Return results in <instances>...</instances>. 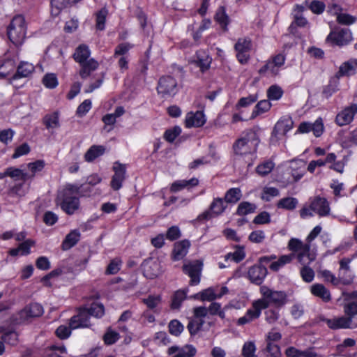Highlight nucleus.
<instances>
[{"mask_svg":"<svg viewBox=\"0 0 357 357\" xmlns=\"http://www.w3.org/2000/svg\"><path fill=\"white\" fill-rule=\"evenodd\" d=\"M202 266V263L199 261L184 264L183 269L184 273L190 278L191 285H197L199 283Z\"/></svg>","mask_w":357,"mask_h":357,"instance_id":"f3484780","label":"nucleus"},{"mask_svg":"<svg viewBox=\"0 0 357 357\" xmlns=\"http://www.w3.org/2000/svg\"><path fill=\"white\" fill-rule=\"evenodd\" d=\"M144 275L146 278L153 279L162 273L160 262L158 259L149 258L142 264Z\"/></svg>","mask_w":357,"mask_h":357,"instance_id":"2eb2a0df","label":"nucleus"},{"mask_svg":"<svg viewBox=\"0 0 357 357\" xmlns=\"http://www.w3.org/2000/svg\"><path fill=\"white\" fill-rule=\"evenodd\" d=\"M199 181L196 178H192L190 180H178L174 181L171 187L170 190L172 192H178L188 186L193 187L198 185Z\"/></svg>","mask_w":357,"mask_h":357,"instance_id":"72a5a7b5","label":"nucleus"},{"mask_svg":"<svg viewBox=\"0 0 357 357\" xmlns=\"http://www.w3.org/2000/svg\"><path fill=\"white\" fill-rule=\"evenodd\" d=\"M352 40V34L347 28L336 29L331 31L326 39V43L331 45L344 46Z\"/></svg>","mask_w":357,"mask_h":357,"instance_id":"6e6552de","label":"nucleus"},{"mask_svg":"<svg viewBox=\"0 0 357 357\" xmlns=\"http://www.w3.org/2000/svg\"><path fill=\"white\" fill-rule=\"evenodd\" d=\"M105 148L101 145H93L91 146L84 155V159L86 162H92L97 158L104 154Z\"/></svg>","mask_w":357,"mask_h":357,"instance_id":"f704fd0d","label":"nucleus"},{"mask_svg":"<svg viewBox=\"0 0 357 357\" xmlns=\"http://www.w3.org/2000/svg\"><path fill=\"white\" fill-rule=\"evenodd\" d=\"M259 144V138L257 133L253 130L243 132L233 145L235 155L244 157L246 162L250 165L255 158L257 146Z\"/></svg>","mask_w":357,"mask_h":357,"instance_id":"f257e3e1","label":"nucleus"},{"mask_svg":"<svg viewBox=\"0 0 357 357\" xmlns=\"http://www.w3.org/2000/svg\"><path fill=\"white\" fill-rule=\"evenodd\" d=\"M293 127V121L289 117L279 120L275 124L271 137V142L276 143L283 139L286 133Z\"/></svg>","mask_w":357,"mask_h":357,"instance_id":"9b49d317","label":"nucleus"},{"mask_svg":"<svg viewBox=\"0 0 357 357\" xmlns=\"http://www.w3.org/2000/svg\"><path fill=\"white\" fill-rule=\"evenodd\" d=\"M216 21L220 23V25L226 28L229 23L228 16L226 15L225 8L223 7H220L215 17Z\"/></svg>","mask_w":357,"mask_h":357,"instance_id":"e2e57ef3","label":"nucleus"},{"mask_svg":"<svg viewBox=\"0 0 357 357\" xmlns=\"http://www.w3.org/2000/svg\"><path fill=\"white\" fill-rule=\"evenodd\" d=\"M255 351L256 347L254 342L249 341L244 343L242 348L243 357H257Z\"/></svg>","mask_w":357,"mask_h":357,"instance_id":"8fccbe9b","label":"nucleus"},{"mask_svg":"<svg viewBox=\"0 0 357 357\" xmlns=\"http://www.w3.org/2000/svg\"><path fill=\"white\" fill-rule=\"evenodd\" d=\"M43 313V307L38 303H32L24 307L20 312L21 321H25L29 318L37 317Z\"/></svg>","mask_w":357,"mask_h":357,"instance_id":"a878e982","label":"nucleus"},{"mask_svg":"<svg viewBox=\"0 0 357 357\" xmlns=\"http://www.w3.org/2000/svg\"><path fill=\"white\" fill-rule=\"evenodd\" d=\"M26 24L22 15L15 16L7 28L9 40L16 46L22 45L26 38Z\"/></svg>","mask_w":357,"mask_h":357,"instance_id":"423d86ee","label":"nucleus"},{"mask_svg":"<svg viewBox=\"0 0 357 357\" xmlns=\"http://www.w3.org/2000/svg\"><path fill=\"white\" fill-rule=\"evenodd\" d=\"M283 94L282 88L278 85L271 86L267 91V96L270 100H278Z\"/></svg>","mask_w":357,"mask_h":357,"instance_id":"5fc2aeb1","label":"nucleus"},{"mask_svg":"<svg viewBox=\"0 0 357 357\" xmlns=\"http://www.w3.org/2000/svg\"><path fill=\"white\" fill-rule=\"evenodd\" d=\"M47 128H56L59 126V120L57 113H48L43 119Z\"/></svg>","mask_w":357,"mask_h":357,"instance_id":"a18cd8bd","label":"nucleus"},{"mask_svg":"<svg viewBox=\"0 0 357 357\" xmlns=\"http://www.w3.org/2000/svg\"><path fill=\"white\" fill-rule=\"evenodd\" d=\"M288 173L292 176L288 183L299 181L305 174V163L303 160H292L288 167Z\"/></svg>","mask_w":357,"mask_h":357,"instance_id":"412c9836","label":"nucleus"},{"mask_svg":"<svg viewBox=\"0 0 357 357\" xmlns=\"http://www.w3.org/2000/svg\"><path fill=\"white\" fill-rule=\"evenodd\" d=\"M242 197L241 191L238 188L229 189L225 194V200L227 203L235 204Z\"/></svg>","mask_w":357,"mask_h":357,"instance_id":"a19ab883","label":"nucleus"},{"mask_svg":"<svg viewBox=\"0 0 357 357\" xmlns=\"http://www.w3.org/2000/svg\"><path fill=\"white\" fill-rule=\"evenodd\" d=\"M204 324L203 321L194 318L189 321L187 327L190 334H195L204 327Z\"/></svg>","mask_w":357,"mask_h":357,"instance_id":"69168bd1","label":"nucleus"},{"mask_svg":"<svg viewBox=\"0 0 357 357\" xmlns=\"http://www.w3.org/2000/svg\"><path fill=\"white\" fill-rule=\"evenodd\" d=\"M193 312L195 317L194 318L201 321H203V323L205 322L206 319L209 318L208 309L205 307H197L194 308Z\"/></svg>","mask_w":357,"mask_h":357,"instance_id":"052dcab7","label":"nucleus"},{"mask_svg":"<svg viewBox=\"0 0 357 357\" xmlns=\"http://www.w3.org/2000/svg\"><path fill=\"white\" fill-rule=\"evenodd\" d=\"M206 121L204 113H188L185 117V126L187 128L201 127Z\"/></svg>","mask_w":357,"mask_h":357,"instance_id":"bb28decb","label":"nucleus"},{"mask_svg":"<svg viewBox=\"0 0 357 357\" xmlns=\"http://www.w3.org/2000/svg\"><path fill=\"white\" fill-rule=\"evenodd\" d=\"M190 243L188 241H182L174 245L172 258L175 261L182 259L188 253Z\"/></svg>","mask_w":357,"mask_h":357,"instance_id":"c85d7f7f","label":"nucleus"},{"mask_svg":"<svg viewBox=\"0 0 357 357\" xmlns=\"http://www.w3.org/2000/svg\"><path fill=\"white\" fill-rule=\"evenodd\" d=\"M323 321L326 324L328 328L333 330L354 328L357 327V321L353 323L351 317L345 316L333 317L332 319L324 318Z\"/></svg>","mask_w":357,"mask_h":357,"instance_id":"4468645a","label":"nucleus"},{"mask_svg":"<svg viewBox=\"0 0 357 357\" xmlns=\"http://www.w3.org/2000/svg\"><path fill=\"white\" fill-rule=\"evenodd\" d=\"M317 214L320 217L327 216L330 214V206L326 199L315 197L310 199L309 202L300 210V216L306 219Z\"/></svg>","mask_w":357,"mask_h":357,"instance_id":"39448f33","label":"nucleus"},{"mask_svg":"<svg viewBox=\"0 0 357 357\" xmlns=\"http://www.w3.org/2000/svg\"><path fill=\"white\" fill-rule=\"evenodd\" d=\"M310 245L307 244V243H303L301 240L296 238H291L288 243L289 250L298 253L301 252L304 250L305 251L310 250Z\"/></svg>","mask_w":357,"mask_h":357,"instance_id":"4c0bfd02","label":"nucleus"},{"mask_svg":"<svg viewBox=\"0 0 357 357\" xmlns=\"http://www.w3.org/2000/svg\"><path fill=\"white\" fill-rule=\"evenodd\" d=\"M310 292L314 296L319 297L324 302L331 299L330 291L322 284H314L310 287Z\"/></svg>","mask_w":357,"mask_h":357,"instance_id":"7c9ffc66","label":"nucleus"},{"mask_svg":"<svg viewBox=\"0 0 357 357\" xmlns=\"http://www.w3.org/2000/svg\"><path fill=\"white\" fill-rule=\"evenodd\" d=\"M342 299L344 300L343 309L344 312L348 317L351 319L357 315V292L352 294H343Z\"/></svg>","mask_w":357,"mask_h":357,"instance_id":"a211bd4d","label":"nucleus"},{"mask_svg":"<svg viewBox=\"0 0 357 357\" xmlns=\"http://www.w3.org/2000/svg\"><path fill=\"white\" fill-rule=\"evenodd\" d=\"M194 297L202 301H212L218 298L216 290L213 287L207 288L199 292Z\"/></svg>","mask_w":357,"mask_h":357,"instance_id":"58836bf2","label":"nucleus"},{"mask_svg":"<svg viewBox=\"0 0 357 357\" xmlns=\"http://www.w3.org/2000/svg\"><path fill=\"white\" fill-rule=\"evenodd\" d=\"M274 163L271 161H265L257 167V172L261 176L269 174L274 168Z\"/></svg>","mask_w":357,"mask_h":357,"instance_id":"603ef678","label":"nucleus"},{"mask_svg":"<svg viewBox=\"0 0 357 357\" xmlns=\"http://www.w3.org/2000/svg\"><path fill=\"white\" fill-rule=\"evenodd\" d=\"M119 334L117 332L108 329L103 338L105 344H112L119 339Z\"/></svg>","mask_w":357,"mask_h":357,"instance_id":"338daca9","label":"nucleus"},{"mask_svg":"<svg viewBox=\"0 0 357 357\" xmlns=\"http://www.w3.org/2000/svg\"><path fill=\"white\" fill-rule=\"evenodd\" d=\"M351 262V259L350 258H343L340 261V268L337 276L339 283L349 284L353 282L354 273L350 267Z\"/></svg>","mask_w":357,"mask_h":357,"instance_id":"f8f14e48","label":"nucleus"},{"mask_svg":"<svg viewBox=\"0 0 357 357\" xmlns=\"http://www.w3.org/2000/svg\"><path fill=\"white\" fill-rule=\"evenodd\" d=\"M211 58L208 54L204 50L197 52L195 59L192 61V63L199 67L202 73L209 69L211 63Z\"/></svg>","mask_w":357,"mask_h":357,"instance_id":"393cba45","label":"nucleus"},{"mask_svg":"<svg viewBox=\"0 0 357 357\" xmlns=\"http://www.w3.org/2000/svg\"><path fill=\"white\" fill-rule=\"evenodd\" d=\"M114 175L112 177L110 185L114 190H119L126 179V167L124 165L116 162L113 165Z\"/></svg>","mask_w":357,"mask_h":357,"instance_id":"dca6fc26","label":"nucleus"},{"mask_svg":"<svg viewBox=\"0 0 357 357\" xmlns=\"http://www.w3.org/2000/svg\"><path fill=\"white\" fill-rule=\"evenodd\" d=\"M279 195V191L277 188L273 187H266L263 190L261 199L265 201H269L273 197H277Z\"/></svg>","mask_w":357,"mask_h":357,"instance_id":"680f3d73","label":"nucleus"},{"mask_svg":"<svg viewBox=\"0 0 357 357\" xmlns=\"http://www.w3.org/2000/svg\"><path fill=\"white\" fill-rule=\"evenodd\" d=\"M245 257V252L243 247H237L233 252H229L225 256V262L234 261L238 263Z\"/></svg>","mask_w":357,"mask_h":357,"instance_id":"e433bc0d","label":"nucleus"},{"mask_svg":"<svg viewBox=\"0 0 357 357\" xmlns=\"http://www.w3.org/2000/svg\"><path fill=\"white\" fill-rule=\"evenodd\" d=\"M226 202L222 198H215L211 204L209 211L203 213L199 218L201 219H211L214 215L222 214L226 208Z\"/></svg>","mask_w":357,"mask_h":357,"instance_id":"6ab92c4d","label":"nucleus"},{"mask_svg":"<svg viewBox=\"0 0 357 357\" xmlns=\"http://www.w3.org/2000/svg\"><path fill=\"white\" fill-rule=\"evenodd\" d=\"M157 90L162 96H174L177 93V82L171 76L162 77L159 79Z\"/></svg>","mask_w":357,"mask_h":357,"instance_id":"ddd939ff","label":"nucleus"},{"mask_svg":"<svg viewBox=\"0 0 357 357\" xmlns=\"http://www.w3.org/2000/svg\"><path fill=\"white\" fill-rule=\"evenodd\" d=\"M43 84L49 89H54L58 85L56 75L53 73L46 74L43 78Z\"/></svg>","mask_w":357,"mask_h":357,"instance_id":"bf43d9fd","label":"nucleus"},{"mask_svg":"<svg viewBox=\"0 0 357 357\" xmlns=\"http://www.w3.org/2000/svg\"><path fill=\"white\" fill-rule=\"evenodd\" d=\"M66 353V349L63 346L52 345L47 349L46 357H62L61 355Z\"/></svg>","mask_w":357,"mask_h":357,"instance_id":"13d9d810","label":"nucleus"},{"mask_svg":"<svg viewBox=\"0 0 357 357\" xmlns=\"http://www.w3.org/2000/svg\"><path fill=\"white\" fill-rule=\"evenodd\" d=\"M294 257V254L282 255L278 260L271 262L269 268L273 271H278L286 264H289L293 260Z\"/></svg>","mask_w":357,"mask_h":357,"instance_id":"c9c22d12","label":"nucleus"},{"mask_svg":"<svg viewBox=\"0 0 357 357\" xmlns=\"http://www.w3.org/2000/svg\"><path fill=\"white\" fill-rule=\"evenodd\" d=\"M186 294L183 291H177L172 298L171 307L172 309H178L182 302L185 299Z\"/></svg>","mask_w":357,"mask_h":357,"instance_id":"4d7b16f0","label":"nucleus"},{"mask_svg":"<svg viewBox=\"0 0 357 357\" xmlns=\"http://www.w3.org/2000/svg\"><path fill=\"white\" fill-rule=\"evenodd\" d=\"M298 203L297 199L294 197H286L280 199L277 206L279 208L293 210L296 207Z\"/></svg>","mask_w":357,"mask_h":357,"instance_id":"c03bdc74","label":"nucleus"},{"mask_svg":"<svg viewBox=\"0 0 357 357\" xmlns=\"http://www.w3.org/2000/svg\"><path fill=\"white\" fill-rule=\"evenodd\" d=\"M27 168L30 172L29 178H33L36 174L40 172L45 166V162L43 160H38L33 162L27 164Z\"/></svg>","mask_w":357,"mask_h":357,"instance_id":"ea45409f","label":"nucleus"},{"mask_svg":"<svg viewBox=\"0 0 357 357\" xmlns=\"http://www.w3.org/2000/svg\"><path fill=\"white\" fill-rule=\"evenodd\" d=\"M6 176H10L15 181L20 180L25 181L26 179H29L28 173L24 172L22 169L15 167L7 168L3 173H0V178H2Z\"/></svg>","mask_w":357,"mask_h":357,"instance_id":"cd10ccee","label":"nucleus"},{"mask_svg":"<svg viewBox=\"0 0 357 357\" xmlns=\"http://www.w3.org/2000/svg\"><path fill=\"white\" fill-rule=\"evenodd\" d=\"M267 269L261 265H255L248 270V275L250 280L255 284H261L267 275Z\"/></svg>","mask_w":357,"mask_h":357,"instance_id":"aec40b11","label":"nucleus"},{"mask_svg":"<svg viewBox=\"0 0 357 357\" xmlns=\"http://www.w3.org/2000/svg\"><path fill=\"white\" fill-rule=\"evenodd\" d=\"M142 302L151 310H156L162 302L160 295H149L142 299Z\"/></svg>","mask_w":357,"mask_h":357,"instance_id":"79ce46f5","label":"nucleus"},{"mask_svg":"<svg viewBox=\"0 0 357 357\" xmlns=\"http://www.w3.org/2000/svg\"><path fill=\"white\" fill-rule=\"evenodd\" d=\"M326 6L323 1L314 0L309 5L311 11L317 15L321 14L325 10Z\"/></svg>","mask_w":357,"mask_h":357,"instance_id":"0e129e2a","label":"nucleus"},{"mask_svg":"<svg viewBox=\"0 0 357 357\" xmlns=\"http://www.w3.org/2000/svg\"><path fill=\"white\" fill-rule=\"evenodd\" d=\"M34 71L33 64L22 61L17 68V71L13 76V79H17L22 77H27Z\"/></svg>","mask_w":357,"mask_h":357,"instance_id":"c756f323","label":"nucleus"},{"mask_svg":"<svg viewBox=\"0 0 357 357\" xmlns=\"http://www.w3.org/2000/svg\"><path fill=\"white\" fill-rule=\"evenodd\" d=\"M256 209L255 204L249 202H242L239 204L237 213L238 215H245L253 213Z\"/></svg>","mask_w":357,"mask_h":357,"instance_id":"6e6d98bb","label":"nucleus"},{"mask_svg":"<svg viewBox=\"0 0 357 357\" xmlns=\"http://www.w3.org/2000/svg\"><path fill=\"white\" fill-rule=\"evenodd\" d=\"M80 238V232L77 229L72 230L63 240L61 247L63 250L70 249L75 245Z\"/></svg>","mask_w":357,"mask_h":357,"instance_id":"473e14b6","label":"nucleus"},{"mask_svg":"<svg viewBox=\"0 0 357 357\" xmlns=\"http://www.w3.org/2000/svg\"><path fill=\"white\" fill-rule=\"evenodd\" d=\"M238 61L245 64L250 59V51L252 49V41L249 38H239L234 45Z\"/></svg>","mask_w":357,"mask_h":357,"instance_id":"9d476101","label":"nucleus"},{"mask_svg":"<svg viewBox=\"0 0 357 357\" xmlns=\"http://www.w3.org/2000/svg\"><path fill=\"white\" fill-rule=\"evenodd\" d=\"M307 354V349L301 351L294 347H290L285 351V354L287 357H305Z\"/></svg>","mask_w":357,"mask_h":357,"instance_id":"774afa93","label":"nucleus"},{"mask_svg":"<svg viewBox=\"0 0 357 357\" xmlns=\"http://www.w3.org/2000/svg\"><path fill=\"white\" fill-rule=\"evenodd\" d=\"M35 245V241L31 239H27L20 243L17 248L11 249L9 254L11 256L27 255L30 253L31 248Z\"/></svg>","mask_w":357,"mask_h":357,"instance_id":"2f4dec72","label":"nucleus"},{"mask_svg":"<svg viewBox=\"0 0 357 357\" xmlns=\"http://www.w3.org/2000/svg\"><path fill=\"white\" fill-rule=\"evenodd\" d=\"M167 354L172 357H193L196 354V349L188 344L182 347L172 346L168 349Z\"/></svg>","mask_w":357,"mask_h":357,"instance_id":"4be33fe9","label":"nucleus"},{"mask_svg":"<svg viewBox=\"0 0 357 357\" xmlns=\"http://www.w3.org/2000/svg\"><path fill=\"white\" fill-rule=\"evenodd\" d=\"M297 258L303 266H307V265L315 259V255L310 252V250H307V251L304 250L301 252L298 253Z\"/></svg>","mask_w":357,"mask_h":357,"instance_id":"37998d69","label":"nucleus"},{"mask_svg":"<svg viewBox=\"0 0 357 357\" xmlns=\"http://www.w3.org/2000/svg\"><path fill=\"white\" fill-rule=\"evenodd\" d=\"M324 124L321 119H317L314 123L304 122L300 124L298 131L306 133L312 131L317 137H320L324 132Z\"/></svg>","mask_w":357,"mask_h":357,"instance_id":"b1692460","label":"nucleus"},{"mask_svg":"<svg viewBox=\"0 0 357 357\" xmlns=\"http://www.w3.org/2000/svg\"><path fill=\"white\" fill-rule=\"evenodd\" d=\"M354 119V113H337L335 122L340 126L349 124Z\"/></svg>","mask_w":357,"mask_h":357,"instance_id":"09e8293b","label":"nucleus"},{"mask_svg":"<svg viewBox=\"0 0 357 357\" xmlns=\"http://www.w3.org/2000/svg\"><path fill=\"white\" fill-rule=\"evenodd\" d=\"M357 73V59H351L341 64L335 75L336 79L351 76Z\"/></svg>","mask_w":357,"mask_h":357,"instance_id":"5701e85b","label":"nucleus"},{"mask_svg":"<svg viewBox=\"0 0 357 357\" xmlns=\"http://www.w3.org/2000/svg\"><path fill=\"white\" fill-rule=\"evenodd\" d=\"M79 188L77 185L68 184L58 192L56 199V204L67 214L73 215L79 208V200L77 197Z\"/></svg>","mask_w":357,"mask_h":357,"instance_id":"f03ea898","label":"nucleus"},{"mask_svg":"<svg viewBox=\"0 0 357 357\" xmlns=\"http://www.w3.org/2000/svg\"><path fill=\"white\" fill-rule=\"evenodd\" d=\"M107 13V10L106 8H102L98 13H97L96 24L97 29L100 31L105 29V24Z\"/></svg>","mask_w":357,"mask_h":357,"instance_id":"3c124183","label":"nucleus"},{"mask_svg":"<svg viewBox=\"0 0 357 357\" xmlns=\"http://www.w3.org/2000/svg\"><path fill=\"white\" fill-rule=\"evenodd\" d=\"M259 290L262 297L259 300L265 301L267 303V307L270 303L280 307L287 303V294L283 291H275L266 285L261 286Z\"/></svg>","mask_w":357,"mask_h":357,"instance_id":"0eeeda50","label":"nucleus"},{"mask_svg":"<svg viewBox=\"0 0 357 357\" xmlns=\"http://www.w3.org/2000/svg\"><path fill=\"white\" fill-rule=\"evenodd\" d=\"M90 56L91 51L84 44L79 45L73 55L74 60L80 65L79 75L82 79L88 78L99 66L98 62Z\"/></svg>","mask_w":357,"mask_h":357,"instance_id":"7ed1b4c3","label":"nucleus"},{"mask_svg":"<svg viewBox=\"0 0 357 357\" xmlns=\"http://www.w3.org/2000/svg\"><path fill=\"white\" fill-rule=\"evenodd\" d=\"M181 133V128L178 126H174L167 129L164 133V138L168 142H173Z\"/></svg>","mask_w":357,"mask_h":357,"instance_id":"de8ad7c7","label":"nucleus"},{"mask_svg":"<svg viewBox=\"0 0 357 357\" xmlns=\"http://www.w3.org/2000/svg\"><path fill=\"white\" fill-rule=\"evenodd\" d=\"M267 308V303L264 300H256L252 302V308L248 310L245 314L240 317L237 324L238 325H244L251 322L252 321L259 318L261 315L262 310Z\"/></svg>","mask_w":357,"mask_h":357,"instance_id":"1a4fd4ad","label":"nucleus"},{"mask_svg":"<svg viewBox=\"0 0 357 357\" xmlns=\"http://www.w3.org/2000/svg\"><path fill=\"white\" fill-rule=\"evenodd\" d=\"M105 314V308L100 303H93L90 307L80 308L77 315L70 319L72 328H86L90 326L89 317L100 318Z\"/></svg>","mask_w":357,"mask_h":357,"instance_id":"20e7f679","label":"nucleus"},{"mask_svg":"<svg viewBox=\"0 0 357 357\" xmlns=\"http://www.w3.org/2000/svg\"><path fill=\"white\" fill-rule=\"evenodd\" d=\"M280 68L279 66H275V63L270 60L259 69V73L262 74L268 72L271 76H276L279 74Z\"/></svg>","mask_w":357,"mask_h":357,"instance_id":"49530a36","label":"nucleus"},{"mask_svg":"<svg viewBox=\"0 0 357 357\" xmlns=\"http://www.w3.org/2000/svg\"><path fill=\"white\" fill-rule=\"evenodd\" d=\"M168 327L169 333L174 336H178L184 328L183 324L176 319L172 320Z\"/></svg>","mask_w":357,"mask_h":357,"instance_id":"864d4df0","label":"nucleus"}]
</instances>
